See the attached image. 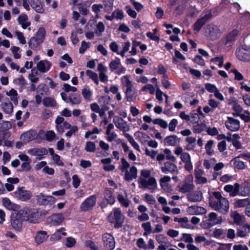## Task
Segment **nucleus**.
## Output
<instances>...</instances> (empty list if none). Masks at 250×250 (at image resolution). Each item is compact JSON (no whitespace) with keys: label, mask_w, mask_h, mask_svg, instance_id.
<instances>
[{"label":"nucleus","mask_w":250,"mask_h":250,"mask_svg":"<svg viewBox=\"0 0 250 250\" xmlns=\"http://www.w3.org/2000/svg\"><path fill=\"white\" fill-rule=\"evenodd\" d=\"M51 63L47 60H42L38 62L37 68L39 71L43 73L49 70L51 66Z\"/></svg>","instance_id":"17"},{"label":"nucleus","mask_w":250,"mask_h":250,"mask_svg":"<svg viewBox=\"0 0 250 250\" xmlns=\"http://www.w3.org/2000/svg\"><path fill=\"white\" fill-rule=\"evenodd\" d=\"M37 203L40 206H46L49 204H54L56 199L53 196H46L42 193H40L36 196Z\"/></svg>","instance_id":"11"},{"label":"nucleus","mask_w":250,"mask_h":250,"mask_svg":"<svg viewBox=\"0 0 250 250\" xmlns=\"http://www.w3.org/2000/svg\"><path fill=\"white\" fill-rule=\"evenodd\" d=\"M52 115V111L48 109H44L42 114V118L43 120L48 119Z\"/></svg>","instance_id":"57"},{"label":"nucleus","mask_w":250,"mask_h":250,"mask_svg":"<svg viewBox=\"0 0 250 250\" xmlns=\"http://www.w3.org/2000/svg\"><path fill=\"white\" fill-rule=\"evenodd\" d=\"M212 17V14L211 12H209L202 18L198 19L193 25V30L196 32H199Z\"/></svg>","instance_id":"10"},{"label":"nucleus","mask_w":250,"mask_h":250,"mask_svg":"<svg viewBox=\"0 0 250 250\" xmlns=\"http://www.w3.org/2000/svg\"><path fill=\"white\" fill-rule=\"evenodd\" d=\"M205 88L209 92L214 93L218 89L214 84L210 83H207L205 84Z\"/></svg>","instance_id":"55"},{"label":"nucleus","mask_w":250,"mask_h":250,"mask_svg":"<svg viewBox=\"0 0 250 250\" xmlns=\"http://www.w3.org/2000/svg\"><path fill=\"white\" fill-rule=\"evenodd\" d=\"M76 243V241L73 237H69L66 239L65 246L67 248H72L75 245Z\"/></svg>","instance_id":"49"},{"label":"nucleus","mask_w":250,"mask_h":250,"mask_svg":"<svg viewBox=\"0 0 250 250\" xmlns=\"http://www.w3.org/2000/svg\"><path fill=\"white\" fill-rule=\"evenodd\" d=\"M156 239L159 244H166L167 240V237L162 234H158L156 236Z\"/></svg>","instance_id":"59"},{"label":"nucleus","mask_w":250,"mask_h":250,"mask_svg":"<svg viewBox=\"0 0 250 250\" xmlns=\"http://www.w3.org/2000/svg\"><path fill=\"white\" fill-rule=\"evenodd\" d=\"M124 135L127 139L132 146L138 151H140V149L139 145L135 141L133 137L127 133H124Z\"/></svg>","instance_id":"33"},{"label":"nucleus","mask_w":250,"mask_h":250,"mask_svg":"<svg viewBox=\"0 0 250 250\" xmlns=\"http://www.w3.org/2000/svg\"><path fill=\"white\" fill-rule=\"evenodd\" d=\"M55 133L53 131H48L45 134L46 140L48 142H50L55 138Z\"/></svg>","instance_id":"62"},{"label":"nucleus","mask_w":250,"mask_h":250,"mask_svg":"<svg viewBox=\"0 0 250 250\" xmlns=\"http://www.w3.org/2000/svg\"><path fill=\"white\" fill-rule=\"evenodd\" d=\"M145 200L150 205H154L156 203V200L154 198H153L152 195L146 193L145 194Z\"/></svg>","instance_id":"58"},{"label":"nucleus","mask_w":250,"mask_h":250,"mask_svg":"<svg viewBox=\"0 0 250 250\" xmlns=\"http://www.w3.org/2000/svg\"><path fill=\"white\" fill-rule=\"evenodd\" d=\"M224 189L226 192L229 193L230 197H234L237 195L242 196L246 195L242 192L239 193L240 185L237 183H235L233 186L231 185H226L224 188Z\"/></svg>","instance_id":"12"},{"label":"nucleus","mask_w":250,"mask_h":250,"mask_svg":"<svg viewBox=\"0 0 250 250\" xmlns=\"http://www.w3.org/2000/svg\"><path fill=\"white\" fill-rule=\"evenodd\" d=\"M164 143L167 146H175L179 142V140L175 135L167 136L164 140Z\"/></svg>","instance_id":"22"},{"label":"nucleus","mask_w":250,"mask_h":250,"mask_svg":"<svg viewBox=\"0 0 250 250\" xmlns=\"http://www.w3.org/2000/svg\"><path fill=\"white\" fill-rule=\"evenodd\" d=\"M25 220L31 223H39L43 219L42 212L38 208L29 207L24 208L21 209Z\"/></svg>","instance_id":"2"},{"label":"nucleus","mask_w":250,"mask_h":250,"mask_svg":"<svg viewBox=\"0 0 250 250\" xmlns=\"http://www.w3.org/2000/svg\"><path fill=\"white\" fill-rule=\"evenodd\" d=\"M124 17L123 11L122 10L117 9L112 12L110 16V21L114 19L122 20L124 18Z\"/></svg>","instance_id":"31"},{"label":"nucleus","mask_w":250,"mask_h":250,"mask_svg":"<svg viewBox=\"0 0 250 250\" xmlns=\"http://www.w3.org/2000/svg\"><path fill=\"white\" fill-rule=\"evenodd\" d=\"M199 13V11L196 8L195 6H191L189 8L188 15L190 17L193 18Z\"/></svg>","instance_id":"61"},{"label":"nucleus","mask_w":250,"mask_h":250,"mask_svg":"<svg viewBox=\"0 0 250 250\" xmlns=\"http://www.w3.org/2000/svg\"><path fill=\"white\" fill-rule=\"evenodd\" d=\"M137 176V169L136 167L132 166L130 168V173L128 171L125 173L124 179L126 181H130L133 179H136Z\"/></svg>","instance_id":"21"},{"label":"nucleus","mask_w":250,"mask_h":250,"mask_svg":"<svg viewBox=\"0 0 250 250\" xmlns=\"http://www.w3.org/2000/svg\"><path fill=\"white\" fill-rule=\"evenodd\" d=\"M92 11L97 15H98L101 9H104V11L106 12L108 10L106 5L103 6L102 4H94L92 6Z\"/></svg>","instance_id":"39"},{"label":"nucleus","mask_w":250,"mask_h":250,"mask_svg":"<svg viewBox=\"0 0 250 250\" xmlns=\"http://www.w3.org/2000/svg\"><path fill=\"white\" fill-rule=\"evenodd\" d=\"M187 199L188 201L191 202H200L203 199L202 192L200 190H196L188 194Z\"/></svg>","instance_id":"19"},{"label":"nucleus","mask_w":250,"mask_h":250,"mask_svg":"<svg viewBox=\"0 0 250 250\" xmlns=\"http://www.w3.org/2000/svg\"><path fill=\"white\" fill-rule=\"evenodd\" d=\"M83 97L84 99L90 100L92 96V92L88 89H83L82 92Z\"/></svg>","instance_id":"54"},{"label":"nucleus","mask_w":250,"mask_h":250,"mask_svg":"<svg viewBox=\"0 0 250 250\" xmlns=\"http://www.w3.org/2000/svg\"><path fill=\"white\" fill-rule=\"evenodd\" d=\"M139 183L145 188H148L151 192H153L157 187L156 180L154 177H149L148 180L145 179H140Z\"/></svg>","instance_id":"8"},{"label":"nucleus","mask_w":250,"mask_h":250,"mask_svg":"<svg viewBox=\"0 0 250 250\" xmlns=\"http://www.w3.org/2000/svg\"><path fill=\"white\" fill-rule=\"evenodd\" d=\"M96 149V146L95 144L92 142H87L86 143L85 147V150L87 152H93Z\"/></svg>","instance_id":"48"},{"label":"nucleus","mask_w":250,"mask_h":250,"mask_svg":"<svg viewBox=\"0 0 250 250\" xmlns=\"http://www.w3.org/2000/svg\"><path fill=\"white\" fill-rule=\"evenodd\" d=\"M3 110L6 113L9 114L13 112V106L12 103L10 102L8 103H5L3 104L2 106Z\"/></svg>","instance_id":"44"},{"label":"nucleus","mask_w":250,"mask_h":250,"mask_svg":"<svg viewBox=\"0 0 250 250\" xmlns=\"http://www.w3.org/2000/svg\"><path fill=\"white\" fill-rule=\"evenodd\" d=\"M250 202L249 198L243 199H235L234 206L235 208H241L247 207L248 203Z\"/></svg>","instance_id":"28"},{"label":"nucleus","mask_w":250,"mask_h":250,"mask_svg":"<svg viewBox=\"0 0 250 250\" xmlns=\"http://www.w3.org/2000/svg\"><path fill=\"white\" fill-rule=\"evenodd\" d=\"M126 83V89L125 91V97L126 100L128 102H132L136 98L135 92L132 90L133 85L132 82L129 80L128 76L124 77Z\"/></svg>","instance_id":"6"},{"label":"nucleus","mask_w":250,"mask_h":250,"mask_svg":"<svg viewBox=\"0 0 250 250\" xmlns=\"http://www.w3.org/2000/svg\"><path fill=\"white\" fill-rule=\"evenodd\" d=\"M147 89L149 90L151 94H153L155 92V88L154 86L151 84H146L142 87V91H146Z\"/></svg>","instance_id":"56"},{"label":"nucleus","mask_w":250,"mask_h":250,"mask_svg":"<svg viewBox=\"0 0 250 250\" xmlns=\"http://www.w3.org/2000/svg\"><path fill=\"white\" fill-rule=\"evenodd\" d=\"M193 61L195 63H196L197 64L202 66L205 65V61L203 59L202 57L198 55L195 56L193 60Z\"/></svg>","instance_id":"52"},{"label":"nucleus","mask_w":250,"mask_h":250,"mask_svg":"<svg viewBox=\"0 0 250 250\" xmlns=\"http://www.w3.org/2000/svg\"><path fill=\"white\" fill-rule=\"evenodd\" d=\"M213 195L215 198L219 200V201H214L210 202L211 208L223 214H226L229 209V202L228 199L223 197L219 191L213 192Z\"/></svg>","instance_id":"1"},{"label":"nucleus","mask_w":250,"mask_h":250,"mask_svg":"<svg viewBox=\"0 0 250 250\" xmlns=\"http://www.w3.org/2000/svg\"><path fill=\"white\" fill-rule=\"evenodd\" d=\"M238 158H237V156L232 160L234 167L239 170L246 169L247 166L245 165V163L242 161L238 160L237 159Z\"/></svg>","instance_id":"29"},{"label":"nucleus","mask_w":250,"mask_h":250,"mask_svg":"<svg viewBox=\"0 0 250 250\" xmlns=\"http://www.w3.org/2000/svg\"><path fill=\"white\" fill-rule=\"evenodd\" d=\"M208 221L211 223H215L216 222H220V224L222 221V218L221 216L217 217V215L216 213L211 212L208 214Z\"/></svg>","instance_id":"37"},{"label":"nucleus","mask_w":250,"mask_h":250,"mask_svg":"<svg viewBox=\"0 0 250 250\" xmlns=\"http://www.w3.org/2000/svg\"><path fill=\"white\" fill-rule=\"evenodd\" d=\"M36 136V131L34 130H30L22 134L21 137L23 139L24 141L29 142L35 139Z\"/></svg>","instance_id":"20"},{"label":"nucleus","mask_w":250,"mask_h":250,"mask_svg":"<svg viewBox=\"0 0 250 250\" xmlns=\"http://www.w3.org/2000/svg\"><path fill=\"white\" fill-rule=\"evenodd\" d=\"M236 56L241 61L244 62L250 61V47L245 46L237 49Z\"/></svg>","instance_id":"9"},{"label":"nucleus","mask_w":250,"mask_h":250,"mask_svg":"<svg viewBox=\"0 0 250 250\" xmlns=\"http://www.w3.org/2000/svg\"><path fill=\"white\" fill-rule=\"evenodd\" d=\"M125 9L127 14L132 18H136L137 17V13L135 10L132 9L129 5L125 7Z\"/></svg>","instance_id":"51"},{"label":"nucleus","mask_w":250,"mask_h":250,"mask_svg":"<svg viewBox=\"0 0 250 250\" xmlns=\"http://www.w3.org/2000/svg\"><path fill=\"white\" fill-rule=\"evenodd\" d=\"M30 4L32 8L39 13H43L44 9L42 6L41 1L38 0H30Z\"/></svg>","instance_id":"24"},{"label":"nucleus","mask_w":250,"mask_h":250,"mask_svg":"<svg viewBox=\"0 0 250 250\" xmlns=\"http://www.w3.org/2000/svg\"><path fill=\"white\" fill-rule=\"evenodd\" d=\"M113 122L115 126L122 131L124 133L129 130V127L127 125V123L122 118L119 116H114L113 118Z\"/></svg>","instance_id":"14"},{"label":"nucleus","mask_w":250,"mask_h":250,"mask_svg":"<svg viewBox=\"0 0 250 250\" xmlns=\"http://www.w3.org/2000/svg\"><path fill=\"white\" fill-rule=\"evenodd\" d=\"M121 162L122 166H120L119 168L122 172L125 173L126 171H128L127 169L130 167V165L124 157L121 159Z\"/></svg>","instance_id":"42"},{"label":"nucleus","mask_w":250,"mask_h":250,"mask_svg":"<svg viewBox=\"0 0 250 250\" xmlns=\"http://www.w3.org/2000/svg\"><path fill=\"white\" fill-rule=\"evenodd\" d=\"M104 194L105 195L104 198L100 205L102 208H105L109 204V196L108 195L109 194V189L107 188H105Z\"/></svg>","instance_id":"34"},{"label":"nucleus","mask_w":250,"mask_h":250,"mask_svg":"<svg viewBox=\"0 0 250 250\" xmlns=\"http://www.w3.org/2000/svg\"><path fill=\"white\" fill-rule=\"evenodd\" d=\"M164 152L166 154V158L167 160H170L172 162L176 161L175 157L171 154V150L169 148H165L164 150Z\"/></svg>","instance_id":"45"},{"label":"nucleus","mask_w":250,"mask_h":250,"mask_svg":"<svg viewBox=\"0 0 250 250\" xmlns=\"http://www.w3.org/2000/svg\"><path fill=\"white\" fill-rule=\"evenodd\" d=\"M185 7L182 4L178 5L175 9L174 14L176 16L181 15L183 14Z\"/></svg>","instance_id":"64"},{"label":"nucleus","mask_w":250,"mask_h":250,"mask_svg":"<svg viewBox=\"0 0 250 250\" xmlns=\"http://www.w3.org/2000/svg\"><path fill=\"white\" fill-rule=\"evenodd\" d=\"M194 188V186L193 184H188L185 182L183 184L182 186L179 188V191L182 193L189 192Z\"/></svg>","instance_id":"27"},{"label":"nucleus","mask_w":250,"mask_h":250,"mask_svg":"<svg viewBox=\"0 0 250 250\" xmlns=\"http://www.w3.org/2000/svg\"><path fill=\"white\" fill-rule=\"evenodd\" d=\"M51 224L54 226L60 225L64 220L62 214H53L50 217Z\"/></svg>","instance_id":"23"},{"label":"nucleus","mask_w":250,"mask_h":250,"mask_svg":"<svg viewBox=\"0 0 250 250\" xmlns=\"http://www.w3.org/2000/svg\"><path fill=\"white\" fill-rule=\"evenodd\" d=\"M207 126L205 123H201L193 125L192 130L194 133H200L205 130Z\"/></svg>","instance_id":"36"},{"label":"nucleus","mask_w":250,"mask_h":250,"mask_svg":"<svg viewBox=\"0 0 250 250\" xmlns=\"http://www.w3.org/2000/svg\"><path fill=\"white\" fill-rule=\"evenodd\" d=\"M117 199L121 205L125 208L129 207L130 201L128 199L125 198L122 194H119L117 195Z\"/></svg>","instance_id":"38"},{"label":"nucleus","mask_w":250,"mask_h":250,"mask_svg":"<svg viewBox=\"0 0 250 250\" xmlns=\"http://www.w3.org/2000/svg\"><path fill=\"white\" fill-rule=\"evenodd\" d=\"M86 74L92 79L96 84H98L99 83L98 77L96 73L90 70H87Z\"/></svg>","instance_id":"41"},{"label":"nucleus","mask_w":250,"mask_h":250,"mask_svg":"<svg viewBox=\"0 0 250 250\" xmlns=\"http://www.w3.org/2000/svg\"><path fill=\"white\" fill-rule=\"evenodd\" d=\"M228 120L225 122L226 128L231 131H237L240 129V121L231 117H228Z\"/></svg>","instance_id":"13"},{"label":"nucleus","mask_w":250,"mask_h":250,"mask_svg":"<svg viewBox=\"0 0 250 250\" xmlns=\"http://www.w3.org/2000/svg\"><path fill=\"white\" fill-rule=\"evenodd\" d=\"M42 104L45 107H54L56 105V102L51 97H44L42 100Z\"/></svg>","instance_id":"35"},{"label":"nucleus","mask_w":250,"mask_h":250,"mask_svg":"<svg viewBox=\"0 0 250 250\" xmlns=\"http://www.w3.org/2000/svg\"><path fill=\"white\" fill-rule=\"evenodd\" d=\"M13 196L21 201L29 200L32 197V192L25 189L24 187H19L17 190L12 193Z\"/></svg>","instance_id":"5"},{"label":"nucleus","mask_w":250,"mask_h":250,"mask_svg":"<svg viewBox=\"0 0 250 250\" xmlns=\"http://www.w3.org/2000/svg\"><path fill=\"white\" fill-rule=\"evenodd\" d=\"M12 125L9 121H3L2 123L0 122V131H5L10 129Z\"/></svg>","instance_id":"43"},{"label":"nucleus","mask_w":250,"mask_h":250,"mask_svg":"<svg viewBox=\"0 0 250 250\" xmlns=\"http://www.w3.org/2000/svg\"><path fill=\"white\" fill-rule=\"evenodd\" d=\"M52 159L54 162V163L58 166H63L64 163L61 160V157L58 154H56L53 157H52Z\"/></svg>","instance_id":"63"},{"label":"nucleus","mask_w":250,"mask_h":250,"mask_svg":"<svg viewBox=\"0 0 250 250\" xmlns=\"http://www.w3.org/2000/svg\"><path fill=\"white\" fill-rule=\"evenodd\" d=\"M45 35L46 31L45 28L43 27H41L36 32L35 38L38 39L40 42H42L44 40Z\"/></svg>","instance_id":"32"},{"label":"nucleus","mask_w":250,"mask_h":250,"mask_svg":"<svg viewBox=\"0 0 250 250\" xmlns=\"http://www.w3.org/2000/svg\"><path fill=\"white\" fill-rule=\"evenodd\" d=\"M35 37H32L28 42V45L33 50H37L39 46L42 43Z\"/></svg>","instance_id":"30"},{"label":"nucleus","mask_w":250,"mask_h":250,"mask_svg":"<svg viewBox=\"0 0 250 250\" xmlns=\"http://www.w3.org/2000/svg\"><path fill=\"white\" fill-rule=\"evenodd\" d=\"M97 196L96 195H92L86 198L81 204L80 209L82 211H87L93 208L96 205Z\"/></svg>","instance_id":"7"},{"label":"nucleus","mask_w":250,"mask_h":250,"mask_svg":"<svg viewBox=\"0 0 250 250\" xmlns=\"http://www.w3.org/2000/svg\"><path fill=\"white\" fill-rule=\"evenodd\" d=\"M219 222H220L219 221V222H216L215 223H211V222H210L208 221V219L206 221H203L200 223V226L202 228H203L204 229H209L211 227H213V226L217 225V224H219Z\"/></svg>","instance_id":"40"},{"label":"nucleus","mask_w":250,"mask_h":250,"mask_svg":"<svg viewBox=\"0 0 250 250\" xmlns=\"http://www.w3.org/2000/svg\"><path fill=\"white\" fill-rule=\"evenodd\" d=\"M160 168L162 172L165 174L168 173L174 174L175 172H178L177 166L173 163L169 162L164 163V166L161 167Z\"/></svg>","instance_id":"15"},{"label":"nucleus","mask_w":250,"mask_h":250,"mask_svg":"<svg viewBox=\"0 0 250 250\" xmlns=\"http://www.w3.org/2000/svg\"><path fill=\"white\" fill-rule=\"evenodd\" d=\"M47 232L44 230H39L37 232L35 237V241L37 245H40L44 242L48 238Z\"/></svg>","instance_id":"18"},{"label":"nucleus","mask_w":250,"mask_h":250,"mask_svg":"<svg viewBox=\"0 0 250 250\" xmlns=\"http://www.w3.org/2000/svg\"><path fill=\"white\" fill-rule=\"evenodd\" d=\"M187 212L189 215H199L206 213L207 210L203 207L192 205L187 208Z\"/></svg>","instance_id":"16"},{"label":"nucleus","mask_w":250,"mask_h":250,"mask_svg":"<svg viewBox=\"0 0 250 250\" xmlns=\"http://www.w3.org/2000/svg\"><path fill=\"white\" fill-rule=\"evenodd\" d=\"M29 163H30V162H24L22 163L21 165V169H19V171L20 172H22L24 171H25L26 172L29 171L31 168Z\"/></svg>","instance_id":"53"},{"label":"nucleus","mask_w":250,"mask_h":250,"mask_svg":"<svg viewBox=\"0 0 250 250\" xmlns=\"http://www.w3.org/2000/svg\"><path fill=\"white\" fill-rule=\"evenodd\" d=\"M238 34L239 31L237 29H234L231 32L228 34L226 36V44H229V43H231L232 42H234Z\"/></svg>","instance_id":"26"},{"label":"nucleus","mask_w":250,"mask_h":250,"mask_svg":"<svg viewBox=\"0 0 250 250\" xmlns=\"http://www.w3.org/2000/svg\"><path fill=\"white\" fill-rule=\"evenodd\" d=\"M13 83L17 85H20L21 87H23L26 84V80L21 75L17 79H15L13 81Z\"/></svg>","instance_id":"47"},{"label":"nucleus","mask_w":250,"mask_h":250,"mask_svg":"<svg viewBox=\"0 0 250 250\" xmlns=\"http://www.w3.org/2000/svg\"><path fill=\"white\" fill-rule=\"evenodd\" d=\"M37 150V156H39V160H42L43 157L42 156L47 154L48 151L44 147H41V148H36Z\"/></svg>","instance_id":"46"},{"label":"nucleus","mask_w":250,"mask_h":250,"mask_svg":"<svg viewBox=\"0 0 250 250\" xmlns=\"http://www.w3.org/2000/svg\"><path fill=\"white\" fill-rule=\"evenodd\" d=\"M25 220L21 210L15 212L10 216V226L15 231H20L21 229L23 221Z\"/></svg>","instance_id":"3"},{"label":"nucleus","mask_w":250,"mask_h":250,"mask_svg":"<svg viewBox=\"0 0 250 250\" xmlns=\"http://www.w3.org/2000/svg\"><path fill=\"white\" fill-rule=\"evenodd\" d=\"M72 185L73 187L77 188L79 187L81 183V180L78 175L75 174L72 176Z\"/></svg>","instance_id":"50"},{"label":"nucleus","mask_w":250,"mask_h":250,"mask_svg":"<svg viewBox=\"0 0 250 250\" xmlns=\"http://www.w3.org/2000/svg\"><path fill=\"white\" fill-rule=\"evenodd\" d=\"M68 100L72 104H79L81 103V95L78 93H71L68 96Z\"/></svg>","instance_id":"25"},{"label":"nucleus","mask_w":250,"mask_h":250,"mask_svg":"<svg viewBox=\"0 0 250 250\" xmlns=\"http://www.w3.org/2000/svg\"><path fill=\"white\" fill-rule=\"evenodd\" d=\"M89 42L87 43L85 41L82 42L81 46L79 48V53L83 54L87 48L89 47Z\"/></svg>","instance_id":"60"},{"label":"nucleus","mask_w":250,"mask_h":250,"mask_svg":"<svg viewBox=\"0 0 250 250\" xmlns=\"http://www.w3.org/2000/svg\"><path fill=\"white\" fill-rule=\"evenodd\" d=\"M113 212V215L112 216V220H110V223L114 224V227L116 229L122 228L125 217L122 214L120 208H114Z\"/></svg>","instance_id":"4"}]
</instances>
